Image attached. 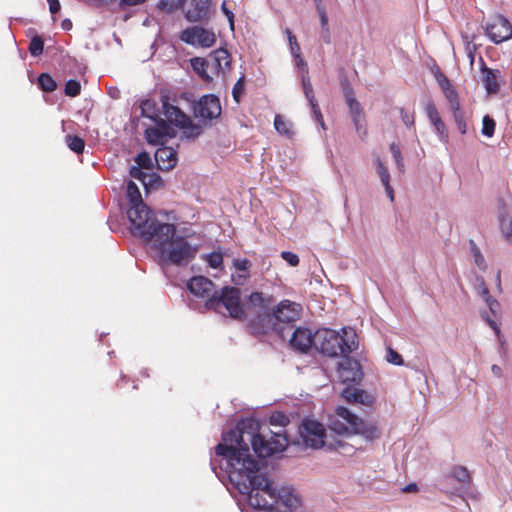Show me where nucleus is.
<instances>
[{
    "label": "nucleus",
    "mask_w": 512,
    "mask_h": 512,
    "mask_svg": "<svg viewBox=\"0 0 512 512\" xmlns=\"http://www.w3.org/2000/svg\"><path fill=\"white\" fill-rule=\"evenodd\" d=\"M163 113L170 123L175 126H183L184 124L190 123V117L187 116L180 108L171 104L168 98L165 97L162 101Z\"/></svg>",
    "instance_id": "obj_21"
},
{
    "label": "nucleus",
    "mask_w": 512,
    "mask_h": 512,
    "mask_svg": "<svg viewBox=\"0 0 512 512\" xmlns=\"http://www.w3.org/2000/svg\"><path fill=\"white\" fill-rule=\"evenodd\" d=\"M145 138L147 142L152 145H164L167 140L157 125L154 127H149L145 130Z\"/></svg>",
    "instance_id": "obj_29"
},
{
    "label": "nucleus",
    "mask_w": 512,
    "mask_h": 512,
    "mask_svg": "<svg viewBox=\"0 0 512 512\" xmlns=\"http://www.w3.org/2000/svg\"><path fill=\"white\" fill-rule=\"evenodd\" d=\"M258 430V421L247 418L240 420L236 429L224 431L211 457V469L241 509L248 506L262 512H295L301 505L299 496L291 487H276L261 472L249 448L250 443L257 457L267 458L286 449L287 436L271 431L267 438Z\"/></svg>",
    "instance_id": "obj_1"
},
{
    "label": "nucleus",
    "mask_w": 512,
    "mask_h": 512,
    "mask_svg": "<svg viewBox=\"0 0 512 512\" xmlns=\"http://www.w3.org/2000/svg\"><path fill=\"white\" fill-rule=\"evenodd\" d=\"M342 86H343V92H344L346 103L350 102V99H356L355 95H354L353 88L350 86V84L348 82H346V81L342 82Z\"/></svg>",
    "instance_id": "obj_58"
},
{
    "label": "nucleus",
    "mask_w": 512,
    "mask_h": 512,
    "mask_svg": "<svg viewBox=\"0 0 512 512\" xmlns=\"http://www.w3.org/2000/svg\"><path fill=\"white\" fill-rule=\"evenodd\" d=\"M64 92L67 96L76 97L81 92V84L78 80L69 79L64 88Z\"/></svg>",
    "instance_id": "obj_44"
},
{
    "label": "nucleus",
    "mask_w": 512,
    "mask_h": 512,
    "mask_svg": "<svg viewBox=\"0 0 512 512\" xmlns=\"http://www.w3.org/2000/svg\"><path fill=\"white\" fill-rule=\"evenodd\" d=\"M233 265L238 271L248 273L250 261L248 259H235Z\"/></svg>",
    "instance_id": "obj_56"
},
{
    "label": "nucleus",
    "mask_w": 512,
    "mask_h": 512,
    "mask_svg": "<svg viewBox=\"0 0 512 512\" xmlns=\"http://www.w3.org/2000/svg\"><path fill=\"white\" fill-rule=\"evenodd\" d=\"M425 112L432 126L436 121L441 119L439 112L433 101H428L425 104Z\"/></svg>",
    "instance_id": "obj_45"
},
{
    "label": "nucleus",
    "mask_w": 512,
    "mask_h": 512,
    "mask_svg": "<svg viewBox=\"0 0 512 512\" xmlns=\"http://www.w3.org/2000/svg\"><path fill=\"white\" fill-rule=\"evenodd\" d=\"M481 298L486 303L487 307L489 308L490 314L483 313L482 316L485 319V321L488 323V325L494 330L497 336L500 335V328L495 321L494 318H497L500 314V304L499 302L494 299L487 288L486 285H483V291L481 292Z\"/></svg>",
    "instance_id": "obj_17"
},
{
    "label": "nucleus",
    "mask_w": 512,
    "mask_h": 512,
    "mask_svg": "<svg viewBox=\"0 0 512 512\" xmlns=\"http://www.w3.org/2000/svg\"><path fill=\"white\" fill-rule=\"evenodd\" d=\"M299 437L305 447L319 449L325 444L326 430L320 422L306 418L299 425Z\"/></svg>",
    "instance_id": "obj_8"
},
{
    "label": "nucleus",
    "mask_w": 512,
    "mask_h": 512,
    "mask_svg": "<svg viewBox=\"0 0 512 512\" xmlns=\"http://www.w3.org/2000/svg\"><path fill=\"white\" fill-rule=\"evenodd\" d=\"M454 119V122L457 126L458 131L461 134H465L467 132V124L465 119V114L460 106L457 107V110H450Z\"/></svg>",
    "instance_id": "obj_33"
},
{
    "label": "nucleus",
    "mask_w": 512,
    "mask_h": 512,
    "mask_svg": "<svg viewBox=\"0 0 512 512\" xmlns=\"http://www.w3.org/2000/svg\"><path fill=\"white\" fill-rule=\"evenodd\" d=\"M66 144L69 149L77 154H81L85 148V142L82 138L73 135L66 136Z\"/></svg>",
    "instance_id": "obj_34"
},
{
    "label": "nucleus",
    "mask_w": 512,
    "mask_h": 512,
    "mask_svg": "<svg viewBox=\"0 0 512 512\" xmlns=\"http://www.w3.org/2000/svg\"><path fill=\"white\" fill-rule=\"evenodd\" d=\"M442 92L449 104L450 110H457V107L460 106V102L458 98V93L455 90V88L452 86L448 89L443 90Z\"/></svg>",
    "instance_id": "obj_39"
},
{
    "label": "nucleus",
    "mask_w": 512,
    "mask_h": 512,
    "mask_svg": "<svg viewBox=\"0 0 512 512\" xmlns=\"http://www.w3.org/2000/svg\"><path fill=\"white\" fill-rule=\"evenodd\" d=\"M144 168L138 167V166H132L130 168L129 174L131 177L139 180L142 182V184L147 187L149 185H152L154 181L159 179V176L156 174H148L143 171Z\"/></svg>",
    "instance_id": "obj_28"
},
{
    "label": "nucleus",
    "mask_w": 512,
    "mask_h": 512,
    "mask_svg": "<svg viewBox=\"0 0 512 512\" xmlns=\"http://www.w3.org/2000/svg\"><path fill=\"white\" fill-rule=\"evenodd\" d=\"M184 0H160L157 7L165 13H172L183 5Z\"/></svg>",
    "instance_id": "obj_38"
},
{
    "label": "nucleus",
    "mask_w": 512,
    "mask_h": 512,
    "mask_svg": "<svg viewBox=\"0 0 512 512\" xmlns=\"http://www.w3.org/2000/svg\"><path fill=\"white\" fill-rule=\"evenodd\" d=\"M221 8L230 23L231 29L233 30L234 29V14H233V12L231 10H229L228 8H226L225 3L222 4Z\"/></svg>",
    "instance_id": "obj_59"
},
{
    "label": "nucleus",
    "mask_w": 512,
    "mask_h": 512,
    "mask_svg": "<svg viewBox=\"0 0 512 512\" xmlns=\"http://www.w3.org/2000/svg\"><path fill=\"white\" fill-rule=\"evenodd\" d=\"M47 2L49 4V10L51 14H56L60 11L61 5L59 0H47Z\"/></svg>",
    "instance_id": "obj_61"
},
{
    "label": "nucleus",
    "mask_w": 512,
    "mask_h": 512,
    "mask_svg": "<svg viewBox=\"0 0 512 512\" xmlns=\"http://www.w3.org/2000/svg\"><path fill=\"white\" fill-rule=\"evenodd\" d=\"M44 50V41L42 37L34 36L29 44V52L33 57L40 56Z\"/></svg>",
    "instance_id": "obj_41"
},
{
    "label": "nucleus",
    "mask_w": 512,
    "mask_h": 512,
    "mask_svg": "<svg viewBox=\"0 0 512 512\" xmlns=\"http://www.w3.org/2000/svg\"><path fill=\"white\" fill-rule=\"evenodd\" d=\"M390 151H391L392 157L395 161L398 171L400 173H403L405 171V165H404V160H403L399 146L396 145L395 143H391Z\"/></svg>",
    "instance_id": "obj_42"
},
{
    "label": "nucleus",
    "mask_w": 512,
    "mask_h": 512,
    "mask_svg": "<svg viewBox=\"0 0 512 512\" xmlns=\"http://www.w3.org/2000/svg\"><path fill=\"white\" fill-rule=\"evenodd\" d=\"M127 199L129 201L130 207H140V205H146L143 202L140 190L135 182L132 180L127 183L126 190Z\"/></svg>",
    "instance_id": "obj_27"
},
{
    "label": "nucleus",
    "mask_w": 512,
    "mask_h": 512,
    "mask_svg": "<svg viewBox=\"0 0 512 512\" xmlns=\"http://www.w3.org/2000/svg\"><path fill=\"white\" fill-rule=\"evenodd\" d=\"M434 77L442 91L452 87L450 80L440 71L439 68L434 71Z\"/></svg>",
    "instance_id": "obj_49"
},
{
    "label": "nucleus",
    "mask_w": 512,
    "mask_h": 512,
    "mask_svg": "<svg viewBox=\"0 0 512 512\" xmlns=\"http://www.w3.org/2000/svg\"><path fill=\"white\" fill-rule=\"evenodd\" d=\"M485 33L493 43L499 44L512 37V26L507 18L496 15L486 24Z\"/></svg>",
    "instance_id": "obj_11"
},
{
    "label": "nucleus",
    "mask_w": 512,
    "mask_h": 512,
    "mask_svg": "<svg viewBox=\"0 0 512 512\" xmlns=\"http://www.w3.org/2000/svg\"><path fill=\"white\" fill-rule=\"evenodd\" d=\"M145 0H119L118 7L120 10H126L129 7L140 5Z\"/></svg>",
    "instance_id": "obj_57"
},
{
    "label": "nucleus",
    "mask_w": 512,
    "mask_h": 512,
    "mask_svg": "<svg viewBox=\"0 0 512 512\" xmlns=\"http://www.w3.org/2000/svg\"><path fill=\"white\" fill-rule=\"evenodd\" d=\"M315 332L305 327H297L290 338V345L294 350L307 352L312 346L315 347Z\"/></svg>",
    "instance_id": "obj_15"
},
{
    "label": "nucleus",
    "mask_w": 512,
    "mask_h": 512,
    "mask_svg": "<svg viewBox=\"0 0 512 512\" xmlns=\"http://www.w3.org/2000/svg\"><path fill=\"white\" fill-rule=\"evenodd\" d=\"M274 299L271 295L262 292H252L246 303V309L254 314L250 327L256 334H266L273 326L272 305Z\"/></svg>",
    "instance_id": "obj_7"
},
{
    "label": "nucleus",
    "mask_w": 512,
    "mask_h": 512,
    "mask_svg": "<svg viewBox=\"0 0 512 512\" xmlns=\"http://www.w3.org/2000/svg\"><path fill=\"white\" fill-rule=\"evenodd\" d=\"M190 63L193 70L203 81L210 82L212 80L208 72L209 70L211 71L208 58L194 57L190 60Z\"/></svg>",
    "instance_id": "obj_24"
},
{
    "label": "nucleus",
    "mask_w": 512,
    "mask_h": 512,
    "mask_svg": "<svg viewBox=\"0 0 512 512\" xmlns=\"http://www.w3.org/2000/svg\"><path fill=\"white\" fill-rule=\"evenodd\" d=\"M244 92V76H241L237 82L234 84L232 89V96L234 100L239 103L240 98Z\"/></svg>",
    "instance_id": "obj_50"
},
{
    "label": "nucleus",
    "mask_w": 512,
    "mask_h": 512,
    "mask_svg": "<svg viewBox=\"0 0 512 512\" xmlns=\"http://www.w3.org/2000/svg\"><path fill=\"white\" fill-rule=\"evenodd\" d=\"M315 349L328 357H345L358 348L355 330L343 327L338 332L330 328H320L315 331Z\"/></svg>",
    "instance_id": "obj_4"
},
{
    "label": "nucleus",
    "mask_w": 512,
    "mask_h": 512,
    "mask_svg": "<svg viewBox=\"0 0 512 512\" xmlns=\"http://www.w3.org/2000/svg\"><path fill=\"white\" fill-rule=\"evenodd\" d=\"M281 258L285 260L290 266L295 267L299 264V257L297 254L290 251L281 252Z\"/></svg>",
    "instance_id": "obj_52"
},
{
    "label": "nucleus",
    "mask_w": 512,
    "mask_h": 512,
    "mask_svg": "<svg viewBox=\"0 0 512 512\" xmlns=\"http://www.w3.org/2000/svg\"><path fill=\"white\" fill-rule=\"evenodd\" d=\"M211 66V72L219 75L225 73L231 66V57L226 49H216L207 57Z\"/></svg>",
    "instance_id": "obj_18"
},
{
    "label": "nucleus",
    "mask_w": 512,
    "mask_h": 512,
    "mask_svg": "<svg viewBox=\"0 0 512 512\" xmlns=\"http://www.w3.org/2000/svg\"><path fill=\"white\" fill-rule=\"evenodd\" d=\"M469 247H470V252L474 258V263L476 264V266L481 270H485L487 267V264H486L485 258L482 255L479 247L476 245V243L473 240L469 241Z\"/></svg>",
    "instance_id": "obj_30"
},
{
    "label": "nucleus",
    "mask_w": 512,
    "mask_h": 512,
    "mask_svg": "<svg viewBox=\"0 0 512 512\" xmlns=\"http://www.w3.org/2000/svg\"><path fill=\"white\" fill-rule=\"evenodd\" d=\"M480 72L486 93L488 95L497 94L500 90V82L502 80L501 71L487 67L481 58Z\"/></svg>",
    "instance_id": "obj_16"
},
{
    "label": "nucleus",
    "mask_w": 512,
    "mask_h": 512,
    "mask_svg": "<svg viewBox=\"0 0 512 512\" xmlns=\"http://www.w3.org/2000/svg\"><path fill=\"white\" fill-rule=\"evenodd\" d=\"M303 70V74L301 77L302 81V89L303 93L309 102V106L311 108L312 116L315 119L317 123L321 126L323 130L326 129L325 122L323 119V115L321 113V110L319 108L318 102L315 99L314 90L310 81V77L308 75V68H301Z\"/></svg>",
    "instance_id": "obj_14"
},
{
    "label": "nucleus",
    "mask_w": 512,
    "mask_h": 512,
    "mask_svg": "<svg viewBox=\"0 0 512 512\" xmlns=\"http://www.w3.org/2000/svg\"><path fill=\"white\" fill-rule=\"evenodd\" d=\"M211 0H189L185 17L190 22L202 21L208 16Z\"/></svg>",
    "instance_id": "obj_20"
},
{
    "label": "nucleus",
    "mask_w": 512,
    "mask_h": 512,
    "mask_svg": "<svg viewBox=\"0 0 512 512\" xmlns=\"http://www.w3.org/2000/svg\"><path fill=\"white\" fill-rule=\"evenodd\" d=\"M288 422L287 417L282 412H277L276 414H273L270 418V423L272 425H279V426H285V424Z\"/></svg>",
    "instance_id": "obj_54"
},
{
    "label": "nucleus",
    "mask_w": 512,
    "mask_h": 512,
    "mask_svg": "<svg viewBox=\"0 0 512 512\" xmlns=\"http://www.w3.org/2000/svg\"><path fill=\"white\" fill-rule=\"evenodd\" d=\"M328 427L338 435H359L367 442L379 439L382 434L375 422L358 417L344 406L335 408V415L329 418Z\"/></svg>",
    "instance_id": "obj_3"
},
{
    "label": "nucleus",
    "mask_w": 512,
    "mask_h": 512,
    "mask_svg": "<svg viewBox=\"0 0 512 512\" xmlns=\"http://www.w3.org/2000/svg\"><path fill=\"white\" fill-rule=\"evenodd\" d=\"M498 222L503 237L509 243L512 242V219L508 215L504 199L498 200Z\"/></svg>",
    "instance_id": "obj_23"
},
{
    "label": "nucleus",
    "mask_w": 512,
    "mask_h": 512,
    "mask_svg": "<svg viewBox=\"0 0 512 512\" xmlns=\"http://www.w3.org/2000/svg\"><path fill=\"white\" fill-rule=\"evenodd\" d=\"M274 127L275 130L285 136H291V123L289 121H286L281 115H276L274 118Z\"/></svg>",
    "instance_id": "obj_32"
},
{
    "label": "nucleus",
    "mask_w": 512,
    "mask_h": 512,
    "mask_svg": "<svg viewBox=\"0 0 512 512\" xmlns=\"http://www.w3.org/2000/svg\"><path fill=\"white\" fill-rule=\"evenodd\" d=\"M172 231L162 239L156 238L151 246L159 252L160 258L176 266H186L197 253V248L189 243L186 237L176 235V226L172 224Z\"/></svg>",
    "instance_id": "obj_6"
},
{
    "label": "nucleus",
    "mask_w": 512,
    "mask_h": 512,
    "mask_svg": "<svg viewBox=\"0 0 512 512\" xmlns=\"http://www.w3.org/2000/svg\"><path fill=\"white\" fill-rule=\"evenodd\" d=\"M154 158L157 168L161 171H169L177 164V152L171 147H159L154 154Z\"/></svg>",
    "instance_id": "obj_19"
},
{
    "label": "nucleus",
    "mask_w": 512,
    "mask_h": 512,
    "mask_svg": "<svg viewBox=\"0 0 512 512\" xmlns=\"http://www.w3.org/2000/svg\"><path fill=\"white\" fill-rule=\"evenodd\" d=\"M189 292L197 297L205 299L206 310L219 311L225 308L230 317L242 319L244 310L240 302V290L236 287L226 286L220 291L214 290V283L204 276H194L186 284Z\"/></svg>",
    "instance_id": "obj_2"
},
{
    "label": "nucleus",
    "mask_w": 512,
    "mask_h": 512,
    "mask_svg": "<svg viewBox=\"0 0 512 512\" xmlns=\"http://www.w3.org/2000/svg\"><path fill=\"white\" fill-rule=\"evenodd\" d=\"M386 360L388 363L396 366H402L404 364L402 356L391 347L387 349Z\"/></svg>",
    "instance_id": "obj_47"
},
{
    "label": "nucleus",
    "mask_w": 512,
    "mask_h": 512,
    "mask_svg": "<svg viewBox=\"0 0 512 512\" xmlns=\"http://www.w3.org/2000/svg\"><path fill=\"white\" fill-rule=\"evenodd\" d=\"M180 40L191 46L209 48L214 45L216 36L211 30L201 26H192L181 32Z\"/></svg>",
    "instance_id": "obj_10"
},
{
    "label": "nucleus",
    "mask_w": 512,
    "mask_h": 512,
    "mask_svg": "<svg viewBox=\"0 0 512 512\" xmlns=\"http://www.w3.org/2000/svg\"><path fill=\"white\" fill-rule=\"evenodd\" d=\"M316 12H317V14L319 16L320 27L321 28L329 27L328 16H327V12H326L325 6L317 5Z\"/></svg>",
    "instance_id": "obj_53"
},
{
    "label": "nucleus",
    "mask_w": 512,
    "mask_h": 512,
    "mask_svg": "<svg viewBox=\"0 0 512 512\" xmlns=\"http://www.w3.org/2000/svg\"><path fill=\"white\" fill-rule=\"evenodd\" d=\"M320 37L323 40V42H325L326 44H329L331 42L330 28L329 27L321 28Z\"/></svg>",
    "instance_id": "obj_60"
},
{
    "label": "nucleus",
    "mask_w": 512,
    "mask_h": 512,
    "mask_svg": "<svg viewBox=\"0 0 512 512\" xmlns=\"http://www.w3.org/2000/svg\"><path fill=\"white\" fill-rule=\"evenodd\" d=\"M301 306L290 300H282L276 308H273V326L271 329L276 330L278 323H293L300 317Z\"/></svg>",
    "instance_id": "obj_12"
},
{
    "label": "nucleus",
    "mask_w": 512,
    "mask_h": 512,
    "mask_svg": "<svg viewBox=\"0 0 512 512\" xmlns=\"http://www.w3.org/2000/svg\"><path fill=\"white\" fill-rule=\"evenodd\" d=\"M248 277H249V273H244V272L241 274H238L236 276L232 275L233 281L236 285H243Z\"/></svg>",
    "instance_id": "obj_62"
},
{
    "label": "nucleus",
    "mask_w": 512,
    "mask_h": 512,
    "mask_svg": "<svg viewBox=\"0 0 512 512\" xmlns=\"http://www.w3.org/2000/svg\"><path fill=\"white\" fill-rule=\"evenodd\" d=\"M183 130V136L187 139H194L202 133V128L198 124H194L191 120L190 123L178 126Z\"/></svg>",
    "instance_id": "obj_35"
},
{
    "label": "nucleus",
    "mask_w": 512,
    "mask_h": 512,
    "mask_svg": "<svg viewBox=\"0 0 512 512\" xmlns=\"http://www.w3.org/2000/svg\"><path fill=\"white\" fill-rule=\"evenodd\" d=\"M436 133L438 134V137H439V140L443 143H447L448 142V133H447V130H446V126L444 124V122L442 121V119L436 121L433 125Z\"/></svg>",
    "instance_id": "obj_48"
},
{
    "label": "nucleus",
    "mask_w": 512,
    "mask_h": 512,
    "mask_svg": "<svg viewBox=\"0 0 512 512\" xmlns=\"http://www.w3.org/2000/svg\"><path fill=\"white\" fill-rule=\"evenodd\" d=\"M342 397L349 403H358L365 406H371L374 397L363 389L356 387H346L342 391Z\"/></svg>",
    "instance_id": "obj_22"
},
{
    "label": "nucleus",
    "mask_w": 512,
    "mask_h": 512,
    "mask_svg": "<svg viewBox=\"0 0 512 512\" xmlns=\"http://www.w3.org/2000/svg\"><path fill=\"white\" fill-rule=\"evenodd\" d=\"M127 216L132 226V234L150 245L156 238L167 237L173 230L172 224L160 222L147 205L129 207Z\"/></svg>",
    "instance_id": "obj_5"
},
{
    "label": "nucleus",
    "mask_w": 512,
    "mask_h": 512,
    "mask_svg": "<svg viewBox=\"0 0 512 512\" xmlns=\"http://www.w3.org/2000/svg\"><path fill=\"white\" fill-rule=\"evenodd\" d=\"M452 476L463 484H469L471 480L470 473L464 466H455L452 470Z\"/></svg>",
    "instance_id": "obj_40"
},
{
    "label": "nucleus",
    "mask_w": 512,
    "mask_h": 512,
    "mask_svg": "<svg viewBox=\"0 0 512 512\" xmlns=\"http://www.w3.org/2000/svg\"><path fill=\"white\" fill-rule=\"evenodd\" d=\"M462 40L465 45V48L468 46H475V44H473V40H474L473 36H470L468 34H462Z\"/></svg>",
    "instance_id": "obj_64"
},
{
    "label": "nucleus",
    "mask_w": 512,
    "mask_h": 512,
    "mask_svg": "<svg viewBox=\"0 0 512 512\" xmlns=\"http://www.w3.org/2000/svg\"><path fill=\"white\" fill-rule=\"evenodd\" d=\"M400 117H401L402 122L407 127L410 128V127H412L414 125V116H413V114H411L409 111L405 110L404 108L400 109Z\"/></svg>",
    "instance_id": "obj_55"
},
{
    "label": "nucleus",
    "mask_w": 512,
    "mask_h": 512,
    "mask_svg": "<svg viewBox=\"0 0 512 512\" xmlns=\"http://www.w3.org/2000/svg\"><path fill=\"white\" fill-rule=\"evenodd\" d=\"M155 122L164 137L167 138H173L176 136V130L172 127V123H170L168 120H164L162 118L154 119Z\"/></svg>",
    "instance_id": "obj_36"
},
{
    "label": "nucleus",
    "mask_w": 512,
    "mask_h": 512,
    "mask_svg": "<svg viewBox=\"0 0 512 512\" xmlns=\"http://www.w3.org/2000/svg\"><path fill=\"white\" fill-rule=\"evenodd\" d=\"M135 162L137 163L138 167L144 168V169H151L152 168V160L150 157V154L148 152H140L135 157Z\"/></svg>",
    "instance_id": "obj_46"
},
{
    "label": "nucleus",
    "mask_w": 512,
    "mask_h": 512,
    "mask_svg": "<svg viewBox=\"0 0 512 512\" xmlns=\"http://www.w3.org/2000/svg\"><path fill=\"white\" fill-rule=\"evenodd\" d=\"M223 257L221 253L212 252L207 256V263L211 268L217 269L222 265Z\"/></svg>",
    "instance_id": "obj_51"
},
{
    "label": "nucleus",
    "mask_w": 512,
    "mask_h": 512,
    "mask_svg": "<svg viewBox=\"0 0 512 512\" xmlns=\"http://www.w3.org/2000/svg\"><path fill=\"white\" fill-rule=\"evenodd\" d=\"M285 33L287 34L290 52L296 59V65L299 68H306V62L300 57V46L297 42L296 36L291 32L289 28L285 29Z\"/></svg>",
    "instance_id": "obj_26"
},
{
    "label": "nucleus",
    "mask_w": 512,
    "mask_h": 512,
    "mask_svg": "<svg viewBox=\"0 0 512 512\" xmlns=\"http://www.w3.org/2000/svg\"><path fill=\"white\" fill-rule=\"evenodd\" d=\"M338 363L339 378L343 383H359L363 378L360 363L348 356Z\"/></svg>",
    "instance_id": "obj_13"
},
{
    "label": "nucleus",
    "mask_w": 512,
    "mask_h": 512,
    "mask_svg": "<svg viewBox=\"0 0 512 512\" xmlns=\"http://www.w3.org/2000/svg\"><path fill=\"white\" fill-rule=\"evenodd\" d=\"M38 85L45 92H52L57 87L56 81L48 73H41L38 76Z\"/></svg>",
    "instance_id": "obj_31"
},
{
    "label": "nucleus",
    "mask_w": 512,
    "mask_h": 512,
    "mask_svg": "<svg viewBox=\"0 0 512 512\" xmlns=\"http://www.w3.org/2000/svg\"><path fill=\"white\" fill-rule=\"evenodd\" d=\"M467 57L470 60V63L473 64L475 59L476 46H468L465 49Z\"/></svg>",
    "instance_id": "obj_63"
},
{
    "label": "nucleus",
    "mask_w": 512,
    "mask_h": 512,
    "mask_svg": "<svg viewBox=\"0 0 512 512\" xmlns=\"http://www.w3.org/2000/svg\"><path fill=\"white\" fill-rule=\"evenodd\" d=\"M374 163L382 185L390 183V173L386 165L382 162V160L379 157L375 158Z\"/></svg>",
    "instance_id": "obj_37"
},
{
    "label": "nucleus",
    "mask_w": 512,
    "mask_h": 512,
    "mask_svg": "<svg viewBox=\"0 0 512 512\" xmlns=\"http://www.w3.org/2000/svg\"><path fill=\"white\" fill-rule=\"evenodd\" d=\"M496 123L489 115H485L482 120V134L488 138L494 135Z\"/></svg>",
    "instance_id": "obj_43"
},
{
    "label": "nucleus",
    "mask_w": 512,
    "mask_h": 512,
    "mask_svg": "<svg viewBox=\"0 0 512 512\" xmlns=\"http://www.w3.org/2000/svg\"><path fill=\"white\" fill-rule=\"evenodd\" d=\"M347 106L349 108V113L355 129L358 133H360L362 129V121L364 120L361 104L357 101V99H350V102H347Z\"/></svg>",
    "instance_id": "obj_25"
},
{
    "label": "nucleus",
    "mask_w": 512,
    "mask_h": 512,
    "mask_svg": "<svg viewBox=\"0 0 512 512\" xmlns=\"http://www.w3.org/2000/svg\"><path fill=\"white\" fill-rule=\"evenodd\" d=\"M222 112L220 99L214 94H206L199 98L193 105V113L203 122H210L220 117Z\"/></svg>",
    "instance_id": "obj_9"
}]
</instances>
